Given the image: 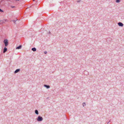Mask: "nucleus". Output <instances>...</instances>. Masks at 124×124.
<instances>
[{
	"label": "nucleus",
	"mask_w": 124,
	"mask_h": 124,
	"mask_svg": "<svg viewBox=\"0 0 124 124\" xmlns=\"http://www.w3.org/2000/svg\"><path fill=\"white\" fill-rule=\"evenodd\" d=\"M43 120V118L41 116H39L37 118V120L38 121H41Z\"/></svg>",
	"instance_id": "f257e3e1"
},
{
	"label": "nucleus",
	"mask_w": 124,
	"mask_h": 124,
	"mask_svg": "<svg viewBox=\"0 0 124 124\" xmlns=\"http://www.w3.org/2000/svg\"><path fill=\"white\" fill-rule=\"evenodd\" d=\"M4 43L5 44V46H6L8 45V40L7 39H4L3 41Z\"/></svg>",
	"instance_id": "f03ea898"
},
{
	"label": "nucleus",
	"mask_w": 124,
	"mask_h": 124,
	"mask_svg": "<svg viewBox=\"0 0 124 124\" xmlns=\"http://www.w3.org/2000/svg\"><path fill=\"white\" fill-rule=\"evenodd\" d=\"M118 24L119 26L122 27L123 26V24L121 22H119L118 23Z\"/></svg>",
	"instance_id": "7ed1b4c3"
},
{
	"label": "nucleus",
	"mask_w": 124,
	"mask_h": 124,
	"mask_svg": "<svg viewBox=\"0 0 124 124\" xmlns=\"http://www.w3.org/2000/svg\"><path fill=\"white\" fill-rule=\"evenodd\" d=\"M44 86L46 87V88L47 89L49 88L50 87V86L49 85H44Z\"/></svg>",
	"instance_id": "20e7f679"
},
{
	"label": "nucleus",
	"mask_w": 124,
	"mask_h": 124,
	"mask_svg": "<svg viewBox=\"0 0 124 124\" xmlns=\"http://www.w3.org/2000/svg\"><path fill=\"white\" fill-rule=\"evenodd\" d=\"M7 50V48L6 47H5L3 49V53H5Z\"/></svg>",
	"instance_id": "39448f33"
},
{
	"label": "nucleus",
	"mask_w": 124,
	"mask_h": 124,
	"mask_svg": "<svg viewBox=\"0 0 124 124\" xmlns=\"http://www.w3.org/2000/svg\"><path fill=\"white\" fill-rule=\"evenodd\" d=\"M20 71V69H17L15 71L14 73H16L19 72Z\"/></svg>",
	"instance_id": "423d86ee"
},
{
	"label": "nucleus",
	"mask_w": 124,
	"mask_h": 124,
	"mask_svg": "<svg viewBox=\"0 0 124 124\" xmlns=\"http://www.w3.org/2000/svg\"><path fill=\"white\" fill-rule=\"evenodd\" d=\"M22 47V46L21 45H20L19 46L17 47L16 48V49H19L21 48Z\"/></svg>",
	"instance_id": "0eeeda50"
},
{
	"label": "nucleus",
	"mask_w": 124,
	"mask_h": 124,
	"mask_svg": "<svg viewBox=\"0 0 124 124\" xmlns=\"http://www.w3.org/2000/svg\"><path fill=\"white\" fill-rule=\"evenodd\" d=\"M35 113L37 115L39 114L38 111L37 110H35Z\"/></svg>",
	"instance_id": "6e6552de"
},
{
	"label": "nucleus",
	"mask_w": 124,
	"mask_h": 124,
	"mask_svg": "<svg viewBox=\"0 0 124 124\" xmlns=\"http://www.w3.org/2000/svg\"><path fill=\"white\" fill-rule=\"evenodd\" d=\"M31 50L33 51H35L36 50V49L35 47L32 48Z\"/></svg>",
	"instance_id": "1a4fd4ad"
},
{
	"label": "nucleus",
	"mask_w": 124,
	"mask_h": 124,
	"mask_svg": "<svg viewBox=\"0 0 124 124\" xmlns=\"http://www.w3.org/2000/svg\"><path fill=\"white\" fill-rule=\"evenodd\" d=\"M120 0H116V2L117 3H119L120 2Z\"/></svg>",
	"instance_id": "9d476101"
},
{
	"label": "nucleus",
	"mask_w": 124,
	"mask_h": 124,
	"mask_svg": "<svg viewBox=\"0 0 124 124\" xmlns=\"http://www.w3.org/2000/svg\"><path fill=\"white\" fill-rule=\"evenodd\" d=\"M83 106H84L85 105V102H83Z\"/></svg>",
	"instance_id": "9b49d317"
},
{
	"label": "nucleus",
	"mask_w": 124,
	"mask_h": 124,
	"mask_svg": "<svg viewBox=\"0 0 124 124\" xmlns=\"http://www.w3.org/2000/svg\"><path fill=\"white\" fill-rule=\"evenodd\" d=\"M13 20V21L14 22V23H16V20Z\"/></svg>",
	"instance_id": "f8f14e48"
},
{
	"label": "nucleus",
	"mask_w": 124,
	"mask_h": 124,
	"mask_svg": "<svg viewBox=\"0 0 124 124\" xmlns=\"http://www.w3.org/2000/svg\"><path fill=\"white\" fill-rule=\"evenodd\" d=\"M11 8H15V6H11Z\"/></svg>",
	"instance_id": "ddd939ff"
},
{
	"label": "nucleus",
	"mask_w": 124,
	"mask_h": 124,
	"mask_svg": "<svg viewBox=\"0 0 124 124\" xmlns=\"http://www.w3.org/2000/svg\"><path fill=\"white\" fill-rule=\"evenodd\" d=\"M0 12H3V11L1 9H0Z\"/></svg>",
	"instance_id": "4468645a"
},
{
	"label": "nucleus",
	"mask_w": 124,
	"mask_h": 124,
	"mask_svg": "<svg viewBox=\"0 0 124 124\" xmlns=\"http://www.w3.org/2000/svg\"><path fill=\"white\" fill-rule=\"evenodd\" d=\"M47 53V52L46 51H45V52H44V53L45 54H46Z\"/></svg>",
	"instance_id": "2eb2a0df"
},
{
	"label": "nucleus",
	"mask_w": 124,
	"mask_h": 124,
	"mask_svg": "<svg viewBox=\"0 0 124 124\" xmlns=\"http://www.w3.org/2000/svg\"><path fill=\"white\" fill-rule=\"evenodd\" d=\"M80 0H78V1H77V2H80Z\"/></svg>",
	"instance_id": "dca6fc26"
},
{
	"label": "nucleus",
	"mask_w": 124,
	"mask_h": 124,
	"mask_svg": "<svg viewBox=\"0 0 124 124\" xmlns=\"http://www.w3.org/2000/svg\"><path fill=\"white\" fill-rule=\"evenodd\" d=\"M33 0V1H34L35 0Z\"/></svg>",
	"instance_id": "f3484780"
},
{
	"label": "nucleus",
	"mask_w": 124,
	"mask_h": 124,
	"mask_svg": "<svg viewBox=\"0 0 124 124\" xmlns=\"http://www.w3.org/2000/svg\"><path fill=\"white\" fill-rule=\"evenodd\" d=\"M50 32H49V33H50Z\"/></svg>",
	"instance_id": "a211bd4d"
}]
</instances>
